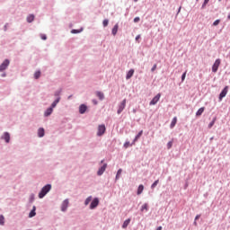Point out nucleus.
<instances>
[{"label": "nucleus", "mask_w": 230, "mask_h": 230, "mask_svg": "<svg viewBox=\"0 0 230 230\" xmlns=\"http://www.w3.org/2000/svg\"><path fill=\"white\" fill-rule=\"evenodd\" d=\"M51 183H48L45 186H43L38 194L39 199H44L46 194L51 191Z\"/></svg>", "instance_id": "f257e3e1"}, {"label": "nucleus", "mask_w": 230, "mask_h": 230, "mask_svg": "<svg viewBox=\"0 0 230 230\" xmlns=\"http://www.w3.org/2000/svg\"><path fill=\"white\" fill-rule=\"evenodd\" d=\"M105 132H107V128L105 127V124L99 125L98 128H97L98 137H102V136H103V134H105Z\"/></svg>", "instance_id": "f03ea898"}, {"label": "nucleus", "mask_w": 230, "mask_h": 230, "mask_svg": "<svg viewBox=\"0 0 230 230\" xmlns=\"http://www.w3.org/2000/svg\"><path fill=\"white\" fill-rule=\"evenodd\" d=\"M8 66H10V59L6 58L0 65V73L6 71V69H8Z\"/></svg>", "instance_id": "7ed1b4c3"}, {"label": "nucleus", "mask_w": 230, "mask_h": 230, "mask_svg": "<svg viewBox=\"0 0 230 230\" xmlns=\"http://www.w3.org/2000/svg\"><path fill=\"white\" fill-rule=\"evenodd\" d=\"M229 91V86H225L221 93H219V96H218V100L219 102H222V100H224V98H226V96H227V93Z\"/></svg>", "instance_id": "20e7f679"}, {"label": "nucleus", "mask_w": 230, "mask_h": 230, "mask_svg": "<svg viewBox=\"0 0 230 230\" xmlns=\"http://www.w3.org/2000/svg\"><path fill=\"white\" fill-rule=\"evenodd\" d=\"M127 106V99L122 100V102L119 104V108L117 110V114H121L123 111H125V107Z\"/></svg>", "instance_id": "39448f33"}, {"label": "nucleus", "mask_w": 230, "mask_h": 230, "mask_svg": "<svg viewBox=\"0 0 230 230\" xmlns=\"http://www.w3.org/2000/svg\"><path fill=\"white\" fill-rule=\"evenodd\" d=\"M222 60L220 58H217L215 60L213 66H212V73H217L218 71V67H220Z\"/></svg>", "instance_id": "423d86ee"}, {"label": "nucleus", "mask_w": 230, "mask_h": 230, "mask_svg": "<svg viewBox=\"0 0 230 230\" xmlns=\"http://www.w3.org/2000/svg\"><path fill=\"white\" fill-rule=\"evenodd\" d=\"M99 204H100V199L98 198H94L93 199H92L90 203V209H96Z\"/></svg>", "instance_id": "0eeeda50"}, {"label": "nucleus", "mask_w": 230, "mask_h": 230, "mask_svg": "<svg viewBox=\"0 0 230 230\" xmlns=\"http://www.w3.org/2000/svg\"><path fill=\"white\" fill-rule=\"evenodd\" d=\"M161 100V93H157L149 102V105H157V102Z\"/></svg>", "instance_id": "6e6552de"}, {"label": "nucleus", "mask_w": 230, "mask_h": 230, "mask_svg": "<svg viewBox=\"0 0 230 230\" xmlns=\"http://www.w3.org/2000/svg\"><path fill=\"white\" fill-rule=\"evenodd\" d=\"M105 170H107V164H103L99 170L97 171V175L99 177H102V175H103V173H105Z\"/></svg>", "instance_id": "1a4fd4ad"}, {"label": "nucleus", "mask_w": 230, "mask_h": 230, "mask_svg": "<svg viewBox=\"0 0 230 230\" xmlns=\"http://www.w3.org/2000/svg\"><path fill=\"white\" fill-rule=\"evenodd\" d=\"M68 206H69V199L63 200V202L61 203V211H63V213H66V211H67Z\"/></svg>", "instance_id": "9d476101"}, {"label": "nucleus", "mask_w": 230, "mask_h": 230, "mask_svg": "<svg viewBox=\"0 0 230 230\" xmlns=\"http://www.w3.org/2000/svg\"><path fill=\"white\" fill-rule=\"evenodd\" d=\"M1 139H4L5 143H10V133L5 131L1 137Z\"/></svg>", "instance_id": "9b49d317"}, {"label": "nucleus", "mask_w": 230, "mask_h": 230, "mask_svg": "<svg viewBox=\"0 0 230 230\" xmlns=\"http://www.w3.org/2000/svg\"><path fill=\"white\" fill-rule=\"evenodd\" d=\"M87 112V106L85 104H81L79 106V114H85Z\"/></svg>", "instance_id": "f8f14e48"}, {"label": "nucleus", "mask_w": 230, "mask_h": 230, "mask_svg": "<svg viewBox=\"0 0 230 230\" xmlns=\"http://www.w3.org/2000/svg\"><path fill=\"white\" fill-rule=\"evenodd\" d=\"M135 70L133 68L129 69L126 75V80H130L134 76Z\"/></svg>", "instance_id": "ddd939ff"}, {"label": "nucleus", "mask_w": 230, "mask_h": 230, "mask_svg": "<svg viewBox=\"0 0 230 230\" xmlns=\"http://www.w3.org/2000/svg\"><path fill=\"white\" fill-rule=\"evenodd\" d=\"M45 135H46V130L44 129V128H40L38 129V137H44Z\"/></svg>", "instance_id": "4468645a"}, {"label": "nucleus", "mask_w": 230, "mask_h": 230, "mask_svg": "<svg viewBox=\"0 0 230 230\" xmlns=\"http://www.w3.org/2000/svg\"><path fill=\"white\" fill-rule=\"evenodd\" d=\"M141 136H143V130H140L135 137V138L133 139L131 145H135L136 142L139 139V137H141Z\"/></svg>", "instance_id": "2eb2a0df"}, {"label": "nucleus", "mask_w": 230, "mask_h": 230, "mask_svg": "<svg viewBox=\"0 0 230 230\" xmlns=\"http://www.w3.org/2000/svg\"><path fill=\"white\" fill-rule=\"evenodd\" d=\"M50 114H53V110L50 106L44 111V118H49Z\"/></svg>", "instance_id": "dca6fc26"}, {"label": "nucleus", "mask_w": 230, "mask_h": 230, "mask_svg": "<svg viewBox=\"0 0 230 230\" xmlns=\"http://www.w3.org/2000/svg\"><path fill=\"white\" fill-rule=\"evenodd\" d=\"M206 111V107H201L199 108L197 112H196V116L197 118H199V116H202V114H204V111Z\"/></svg>", "instance_id": "f3484780"}, {"label": "nucleus", "mask_w": 230, "mask_h": 230, "mask_svg": "<svg viewBox=\"0 0 230 230\" xmlns=\"http://www.w3.org/2000/svg\"><path fill=\"white\" fill-rule=\"evenodd\" d=\"M96 96L101 102H103V100H105V94L103 93V92H96Z\"/></svg>", "instance_id": "a211bd4d"}, {"label": "nucleus", "mask_w": 230, "mask_h": 230, "mask_svg": "<svg viewBox=\"0 0 230 230\" xmlns=\"http://www.w3.org/2000/svg\"><path fill=\"white\" fill-rule=\"evenodd\" d=\"M58 103H60V98H56L55 101L51 103L50 105V109H55V107H57V105H58Z\"/></svg>", "instance_id": "6ab92c4d"}, {"label": "nucleus", "mask_w": 230, "mask_h": 230, "mask_svg": "<svg viewBox=\"0 0 230 230\" xmlns=\"http://www.w3.org/2000/svg\"><path fill=\"white\" fill-rule=\"evenodd\" d=\"M119 25L118 23H116V24L113 26V28H112V30H111V33H112L114 36H116V35L118 34V30H119Z\"/></svg>", "instance_id": "aec40b11"}, {"label": "nucleus", "mask_w": 230, "mask_h": 230, "mask_svg": "<svg viewBox=\"0 0 230 230\" xmlns=\"http://www.w3.org/2000/svg\"><path fill=\"white\" fill-rule=\"evenodd\" d=\"M61 94H62V88L58 89V90L54 93V96H55L56 98H59V102H60V100H61V97H60Z\"/></svg>", "instance_id": "412c9836"}, {"label": "nucleus", "mask_w": 230, "mask_h": 230, "mask_svg": "<svg viewBox=\"0 0 230 230\" xmlns=\"http://www.w3.org/2000/svg\"><path fill=\"white\" fill-rule=\"evenodd\" d=\"M215 123H217V117H213L212 120L208 123V128H213Z\"/></svg>", "instance_id": "4be33fe9"}, {"label": "nucleus", "mask_w": 230, "mask_h": 230, "mask_svg": "<svg viewBox=\"0 0 230 230\" xmlns=\"http://www.w3.org/2000/svg\"><path fill=\"white\" fill-rule=\"evenodd\" d=\"M143 190H145V186L143 184L138 185L137 195H141V193H143Z\"/></svg>", "instance_id": "5701e85b"}, {"label": "nucleus", "mask_w": 230, "mask_h": 230, "mask_svg": "<svg viewBox=\"0 0 230 230\" xmlns=\"http://www.w3.org/2000/svg\"><path fill=\"white\" fill-rule=\"evenodd\" d=\"M130 218L126 219L122 224V229H127V227H128V224H130Z\"/></svg>", "instance_id": "b1692460"}, {"label": "nucleus", "mask_w": 230, "mask_h": 230, "mask_svg": "<svg viewBox=\"0 0 230 230\" xmlns=\"http://www.w3.org/2000/svg\"><path fill=\"white\" fill-rule=\"evenodd\" d=\"M84 31V28H81V29H73L71 31V33H73L74 35H76L78 33H82Z\"/></svg>", "instance_id": "393cba45"}, {"label": "nucleus", "mask_w": 230, "mask_h": 230, "mask_svg": "<svg viewBox=\"0 0 230 230\" xmlns=\"http://www.w3.org/2000/svg\"><path fill=\"white\" fill-rule=\"evenodd\" d=\"M122 172H123V169H119L117 171V173H116V176H115V181H119V177H120Z\"/></svg>", "instance_id": "a878e982"}, {"label": "nucleus", "mask_w": 230, "mask_h": 230, "mask_svg": "<svg viewBox=\"0 0 230 230\" xmlns=\"http://www.w3.org/2000/svg\"><path fill=\"white\" fill-rule=\"evenodd\" d=\"M177 125V117H174L170 124V128H173Z\"/></svg>", "instance_id": "bb28decb"}, {"label": "nucleus", "mask_w": 230, "mask_h": 230, "mask_svg": "<svg viewBox=\"0 0 230 230\" xmlns=\"http://www.w3.org/2000/svg\"><path fill=\"white\" fill-rule=\"evenodd\" d=\"M93 201V196H89L88 198H86V199L84 200V206H89V204Z\"/></svg>", "instance_id": "cd10ccee"}, {"label": "nucleus", "mask_w": 230, "mask_h": 230, "mask_svg": "<svg viewBox=\"0 0 230 230\" xmlns=\"http://www.w3.org/2000/svg\"><path fill=\"white\" fill-rule=\"evenodd\" d=\"M40 75H41L40 70H37V71L34 73V78H35V80H39V79L40 78Z\"/></svg>", "instance_id": "c85d7f7f"}, {"label": "nucleus", "mask_w": 230, "mask_h": 230, "mask_svg": "<svg viewBox=\"0 0 230 230\" xmlns=\"http://www.w3.org/2000/svg\"><path fill=\"white\" fill-rule=\"evenodd\" d=\"M35 202V194L31 193L29 198V203L33 204Z\"/></svg>", "instance_id": "c756f323"}, {"label": "nucleus", "mask_w": 230, "mask_h": 230, "mask_svg": "<svg viewBox=\"0 0 230 230\" xmlns=\"http://www.w3.org/2000/svg\"><path fill=\"white\" fill-rule=\"evenodd\" d=\"M32 21H35L34 14H30L29 16H27V22H31Z\"/></svg>", "instance_id": "7c9ffc66"}, {"label": "nucleus", "mask_w": 230, "mask_h": 230, "mask_svg": "<svg viewBox=\"0 0 230 230\" xmlns=\"http://www.w3.org/2000/svg\"><path fill=\"white\" fill-rule=\"evenodd\" d=\"M157 184H159V180H156L153 182V184L151 185V190H155Z\"/></svg>", "instance_id": "2f4dec72"}, {"label": "nucleus", "mask_w": 230, "mask_h": 230, "mask_svg": "<svg viewBox=\"0 0 230 230\" xmlns=\"http://www.w3.org/2000/svg\"><path fill=\"white\" fill-rule=\"evenodd\" d=\"M148 211V203H145L142 207L140 211Z\"/></svg>", "instance_id": "473e14b6"}, {"label": "nucleus", "mask_w": 230, "mask_h": 230, "mask_svg": "<svg viewBox=\"0 0 230 230\" xmlns=\"http://www.w3.org/2000/svg\"><path fill=\"white\" fill-rule=\"evenodd\" d=\"M37 215V212L34 210H31L29 213V218H33Z\"/></svg>", "instance_id": "72a5a7b5"}, {"label": "nucleus", "mask_w": 230, "mask_h": 230, "mask_svg": "<svg viewBox=\"0 0 230 230\" xmlns=\"http://www.w3.org/2000/svg\"><path fill=\"white\" fill-rule=\"evenodd\" d=\"M173 146V140H171L167 143V150H170Z\"/></svg>", "instance_id": "f704fd0d"}, {"label": "nucleus", "mask_w": 230, "mask_h": 230, "mask_svg": "<svg viewBox=\"0 0 230 230\" xmlns=\"http://www.w3.org/2000/svg\"><path fill=\"white\" fill-rule=\"evenodd\" d=\"M102 25L104 28H107V26H109V19H104L102 22Z\"/></svg>", "instance_id": "c9c22d12"}, {"label": "nucleus", "mask_w": 230, "mask_h": 230, "mask_svg": "<svg viewBox=\"0 0 230 230\" xmlns=\"http://www.w3.org/2000/svg\"><path fill=\"white\" fill-rule=\"evenodd\" d=\"M0 226H4V216L0 215Z\"/></svg>", "instance_id": "e433bc0d"}, {"label": "nucleus", "mask_w": 230, "mask_h": 230, "mask_svg": "<svg viewBox=\"0 0 230 230\" xmlns=\"http://www.w3.org/2000/svg\"><path fill=\"white\" fill-rule=\"evenodd\" d=\"M208 3H209V0H204L202 5H201V10H204V8H206Z\"/></svg>", "instance_id": "4c0bfd02"}, {"label": "nucleus", "mask_w": 230, "mask_h": 230, "mask_svg": "<svg viewBox=\"0 0 230 230\" xmlns=\"http://www.w3.org/2000/svg\"><path fill=\"white\" fill-rule=\"evenodd\" d=\"M41 40H48V36L46 34H40Z\"/></svg>", "instance_id": "58836bf2"}, {"label": "nucleus", "mask_w": 230, "mask_h": 230, "mask_svg": "<svg viewBox=\"0 0 230 230\" xmlns=\"http://www.w3.org/2000/svg\"><path fill=\"white\" fill-rule=\"evenodd\" d=\"M128 146H132V144H130V142H125L124 148H128Z\"/></svg>", "instance_id": "ea45409f"}, {"label": "nucleus", "mask_w": 230, "mask_h": 230, "mask_svg": "<svg viewBox=\"0 0 230 230\" xmlns=\"http://www.w3.org/2000/svg\"><path fill=\"white\" fill-rule=\"evenodd\" d=\"M186 71L183 72V74L181 75V82H184V80H186Z\"/></svg>", "instance_id": "a19ab883"}, {"label": "nucleus", "mask_w": 230, "mask_h": 230, "mask_svg": "<svg viewBox=\"0 0 230 230\" xmlns=\"http://www.w3.org/2000/svg\"><path fill=\"white\" fill-rule=\"evenodd\" d=\"M218 24H220V20L218 19L213 22V26H218Z\"/></svg>", "instance_id": "79ce46f5"}, {"label": "nucleus", "mask_w": 230, "mask_h": 230, "mask_svg": "<svg viewBox=\"0 0 230 230\" xmlns=\"http://www.w3.org/2000/svg\"><path fill=\"white\" fill-rule=\"evenodd\" d=\"M155 69H157V64H155L152 68H151V73H154V71H155Z\"/></svg>", "instance_id": "37998d69"}, {"label": "nucleus", "mask_w": 230, "mask_h": 230, "mask_svg": "<svg viewBox=\"0 0 230 230\" xmlns=\"http://www.w3.org/2000/svg\"><path fill=\"white\" fill-rule=\"evenodd\" d=\"M139 21H141V18H139V16L135 17L133 20L134 22H139Z\"/></svg>", "instance_id": "c03bdc74"}, {"label": "nucleus", "mask_w": 230, "mask_h": 230, "mask_svg": "<svg viewBox=\"0 0 230 230\" xmlns=\"http://www.w3.org/2000/svg\"><path fill=\"white\" fill-rule=\"evenodd\" d=\"M1 77H2V78H6V73H5V72L2 73V74H1Z\"/></svg>", "instance_id": "a18cd8bd"}, {"label": "nucleus", "mask_w": 230, "mask_h": 230, "mask_svg": "<svg viewBox=\"0 0 230 230\" xmlns=\"http://www.w3.org/2000/svg\"><path fill=\"white\" fill-rule=\"evenodd\" d=\"M93 105H98V101L96 99H93Z\"/></svg>", "instance_id": "49530a36"}, {"label": "nucleus", "mask_w": 230, "mask_h": 230, "mask_svg": "<svg viewBox=\"0 0 230 230\" xmlns=\"http://www.w3.org/2000/svg\"><path fill=\"white\" fill-rule=\"evenodd\" d=\"M181 6H180L179 8H178V11H177V15H179V13H181Z\"/></svg>", "instance_id": "de8ad7c7"}, {"label": "nucleus", "mask_w": 230, "mask_h": 230, "mask_svg": "<svg viewBox=\"0 0 230 230\" xmlns=\"http://www.w3.org/2000/svg\"><path fill=\"white\" fill-rule=\"evenodd\" d=\"M135 39H136V40H139V39H141V35H139V34L137 35Z\"/></svg>", "instance_id": "09e8293b"}, {"label": "nucleus", "mask_w": 230, "mask_h": 230, "mask_svg": "<svg viewBox=\"0 0 230 230\" xmlns=\"http://www.w3.org/2000/svg\"><path fill=\"white\" fill-rule=\"evenodd\" d=\"M199 218H200V215H197V216L195 217V220H199Z\"/></svg>", "instance_id": "8fccbe9b"}, {"label": "nucleus", "mask_w": 230, "mask_h": 230, "mask_svg": "<svg viewBox=\"0 0 230 230\" xmlns=\"http://www.w3.org/2000/svg\"><path fill=\"white\" fill-rule=\"evenodd\" d=\"M31 210L32 211H37V207L33 206Z\"/></svg>", "instance_id": "3c124183"}, {"label": "nucleus", "mask_w": 230, "mask_h": 230, "mask_svg": "<svg viewBox=\"0 0 230 230\" xmlns=\"http://www.w3.org/2000/svg\"><path fill=\"white\" fill-rule=\"evenodd\" d=\"M71 96H72V95H69V96H68V100H71Z\"/></svg>", "instance_id": "603ef678"}, {"label": "nucleus", "mask_w": 230, "mask_h": 230, "mask_svg": "<svg viewBox=\"0 0 230 230\" xmlns=\"http://www.w3.org/2000/svg\"><path fill=\"white\" fill-rule=\"evenodd\" d=\"M135 3H137L138 0H133Z\"/></svg>", "instance_id": "864d4df0"}, {"label": "nucleus", "mask_w": 230, "mask_h": 230, "mask_svg": "<svg viewBox=\"0 0 230 230\" xmlns=\"http://www.w3.org/2000/svg\"><path fill=\"white\" fill-rule=\"evenodd\" d=\"M101 164H103V160L101 161Z\"/></svg>", "instance_id": "5fc2aeb1"}, {"label": "nucleus", "mask_w": 230, "mask_h": 230, "mask_svg": "<svg viewBox=\"0 0 230 230\" xmlns=\"http://www.w3.org/2000/svg\"><path fill=\"white\" fill-rule=\"evenodd\" d=\"M197 3H199V0H196Z\"/></svg>", "instance_id": "6e6d98bb"}, {"label": "nucleus", "mask_w": 230, "mask_h": 230, "mask_svg": "<svg viewBox=\"0 0 230 230\" xmlns=\"http://www.w3.org/2000/svg\"><path fill=\"white\" fill-rule=\"evenodd\" d=\"M4 29H6V25H4Z\"/></svg>", "instance_id": "4d7b16f0"}, {"label": "nucleus", "mask_w": 230, "mask_h": 230, "mask_svg": "<svg viewBox=\"0 0 230 230\" xmlns=\"http://www.w3.org/2000/svg\"><path fill=\"white\" fill-rule=\"evenodd\" d=\"M134 112H136V110H133Z\"/></svg>", "instance_id": "13d9d810"}]
</instances>
